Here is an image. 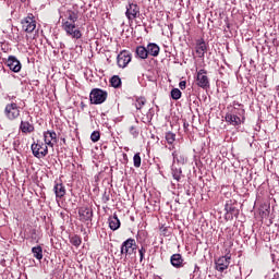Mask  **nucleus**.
Instances as JSON below:
<instances>
[{
  "mask_svg": "<svg viewBox=\"0 0 279 279\" xmlns=\"http://www.w3.org/2000/svg\"><path fill=\"white\" fill-rule=\"evenodd\" d=\"M172 158L173 160H177L179 165H186V162L189 161V158H186L185 155H178L177 151L172 153Z\"/></svg>",
  "mask_w": 279,
  "mask_h": 279,
  "instance_id": "nucleus-23",
  "label": "nucleus"
},
{
  "mask_svg": "<svg viewBox=\"0 0 279 279\" xmlns=\"http://www.w3.org/2000/svg\"><path fill=\"white\" fill-rule=\"evenodd\" d=\"M179 87L181 88V90H184V88H186V81H181L179 83Z\"/></svg>",
  "mask_w": 279,
  "mask_h": 279,
  "instance_id": "nucleus-35",
  "label": "nucleus"
},
{
  "mask_svg": "<svg viewBox=\"0 0 279 279\" xmlns=\"http://www.w3.org/2000/svg\"><path fill=\"white\" fill-rule=\"evenodd\" d=\"M101 138V134L99 133V131H94L90 135V141L93 143H97L99 142V140Z\"/></svg>",
  "mask_w": 279,
  "mask_h": 279,
  "instance_id": "nucleus-32",
  "label": "nucleus"
},
{
  "mask_svg": "<svg viewBox=\"0 0 279 279\" xmlns=\"http://www.w3.org/2000/svg\"><path fill=\"white\" fill-rule=\"evenodd\" d=\"M225 210H226V213H230L231 215H234V213H238L236 207H234L230 204H226Z\"/></svg>",
  "mask_w": 279,
  "mask_h": 279,
  "instance_id": "nucleus-33",
  "label": "nucleus"
},
{
  "mask_svg": "<svg viewBox=\"0 0 279 279\" xmlns=\"http://www.w3.org/2000/svg\"><path fill=\"white\" fill-rule=\"evenodd\" d=\"M104 199H105V202H110V197H108V196H105Z\"/></svg>",
  "mask_w": 279,
  "mask_h": 279,
  "instance_id": "nucleus-38",
  "label": "nucleus"
},
{
  "mask_svg": "<svg viewBox=\"0 0 279 279\" xmlns=\"http://www.w3.org/2000/svg\"><path fill=\"white\" fill-rule=\"evenodd\" d=\"M147 253V250L142 246L140 250H138V254H140V262L143 263V259L145 258V254Z\"/></svg>",
  "mask_w": 279,
  "mask_h": 279,
  "instance_id": "nucleus-34",
  "label": "nucleus"
},
{
  "mask_svg": "<svg viewBox=\"0 0 279 279\" xmlns=\"http://www.w3.org/2000/svg\"><path fill=\"white\" fill-rule=\"evenodd\" d=\"M34 258L37 260H43V246L38 245L32 248Z\"/></svg>",
  "mask_w": 279,
  "mask_h": 279,
  "instance_id": "nucleus-24",
  "label": "nucleus"
},
{
  "mask_svg": "<svg viewBox=\"0 0 279 279\" xmlns=\"http://www.w3.org/2000/svg\"><path fill=\"white\" fill-rule=\"evenodd\" d=\"M110 84L113 88H119V86H121V77L117 75L112 76L110 80Z\"/></svg>",
  "mask_w": 279,
  "mask_h": 279,
  "instance_id": "nucleus-27",
  "label": "nucleus"
},
{
  "mask_svg": "<svg viewBox=\"0 0 279 279\" xmlns=\"http://www.w3.org/2000/svg\"><path fill=\"white\" fill-rule=\"evenodd\" d=\"M145 104H147V99H145V97L136 98V101H135L136 110H142V108H143V106H145Z\"/></svg>",
  "mask_w": 279,
  "mask_h": 279,
  "instance_id": "nucleus-25",
  "label": "nucleus"
},
{
  "mask_svg": "<svg viewBox=\"0 0 279 279\" xmlns=\"http://www.w3.org/2000/svg\"><path fill=\"white\" fill-rule=\"evenodd\" d=\"M133 165L136 169L141 167V153H136L133 157Z\"/></svg>",
  "mask_w": 279,
  "mask_h": 279,
  "instance_id": "nucleus-30",
  "label": "nucleus"
},
{
  "mask_svg": "<svg viewBox=\"0 0 279 279\" xmlns=\"http://www.w3.org/2000/svg\"><path fill=\"white\" fill-rule=\"evenodd\" d=\"M109 228L110 230H119L121 228V220H119V217L117 214L113 216L109 217Z\"/></svg>",
  "mask_w": 279,
  "mask_h": 279,
  "instance_id": "nucleus-18",
  "label": "nucleus"
},
{
  "mask_svg": "<svg viewBox=\"0 0 279 279\" xmlns=\"http://www.w3.org/2000/svg\"><path fill=\"white\" fill-rule=\"evenodd\" d=\"M125 16L129 21V23H132L135 21V19H138L141 16V8L138 4L132 2L126 5Z\"/></svg>",
  "mask_w": 279,
  "mask_h": 279,
  "instance_id": "nucleus-5",
  "label": "nucleus"
},
{
  "mask_svg": "<svg viewBox=\"0 0 279 279\" xmlns=\"http://www.w3.org/2000/svg\"><path fill=\"white\" fill-rule=\"evenodd\" d=\"M130 132H131V134H133V136H138V132H136V128L131 126Z\"/></svg>",
  "mask_w": 279,
  "mask_h": 279,
  "instance_id": "nucleus-36",
  "label": "nucleus"
},
{
  "mask_svg": "<svg viewBox=\"0 0 279 279\" xmlns=\"http://www.w3.org/2000/svg\"><path fill=\"white\" fill-rule=\"evenodd\" d=\"M136 56H138L141 60H147V57L149 56L147 48H145L144 46H138L136 48Z\"/></svg>",
  "mask_w": 279,
  "mask_h": 279,
  "instance_id": "nucleus-22",
  "label": "nucleus"
},
{
  "mask_svg": "<svg viewBox=\"0 0 279 279\" xmlns=\"http://www.w3.org/2000/svg\"><path fill=\"white\" fill-rule=\"evenodd\" d=\"M22 1H25V0H22Z\"/></svg>",
  "mask_w": 279,
  "mask_h": 279,
  "instance_id": "nucleus-40",
  "label": "nucleus"
},
{
  "mask_svg": "<svg viewBox=\"0 0 279 279\" xmlns=\"http://www.w3.org/2000/svg\"><path fill=\"white\" fill-rule=\"evenodd\" d=\"M225 121L230 125H233L234 128L241 125L242 123H245V119L239 116H235L234 112H230V111L227 112L225 117Z\"/></svg>",
  "mask_w": 279,
  "mask_h": 279,
  "instance_id": "nucleus-9",
  "label": "nucleus"
},
{
  "mask_svg": "<svg viewBox=\"0 0 279 279\" xmlns=\"http://www.w3.org/2000/svg\"><path fill=\"white\" fill-rule=\"evenodd\" d=\"M44 141L48 147H53V143H58V134L54 131L44 132Z\"/></svg>",
  "mask_w": 279,
  "mask_h": 279,
  "instance_id": "nucleus-12",
  "label": "nucleus"
},
{
  "mask_svg": "<svg viewBox=\"0 0 279 279\" xmlns=\"http://www.w3.org/2000/svg\"><path fill=\"white\" fill-rule=\"evenodd\" d=\"M89 99L90 102L95 104L96 106L99 104H104V101L108 99V92L100 88H94L89 94Z\"/></svg>",
  "mask_w": 279,
  "mask_h": 279,
  "instance_id": "nucleus-3",
  "label": "nucleus"
},
{
  "mask_svg": "<svg viewBox=\"0 0 279 279\" xmlns=\"http://www.w3.org/2000/svg\"><path fill=\"white\" fill-rule=\"evenodd\" d=\"M61 27L65 31L66 36H71L75 40H80L82 38V31L77 28L75 23H77V19H80V7L74 4L71 9L61 10Z\"/></svg>",
  "mask_w": 279,
  "mask_h": 279,
  "instance_id": "nucleus-1",
  "label": "nucleus"
},
{
  "mask_svg": "<svg viewBox=\"0 0 279 279\" xmlns=\"http://www.w3.org/2000/svg\"><path fill=\"white\" fill-rule=\"evenodd\" d=\"M118 66L125 69L132 62V53L128 50L121 51L117 57Z\"/></svg>",
  "mask_w": 279,
  "mask_h": 279,
  "instance_id": "nucleus-6",
  "label": "nucleus"
},
{
  "mask_svg": "<svg viewBox=\"0 0 279 279\" xmlns=\"http://www.w3.org/2000/svg\"><path fill=\"white\" fill-rule=\"evenodd\" d=\"M207 49L208 48L206 47V41H204V39L198 40L196 43V53H197L198 58H204Z\"/></svg>",
  "mask_w": 279,
  "mask_h": 279,
  "instance_id": "nucleus-17",
  "label": "nucleus"
},
{
  "mask_svg": "<svg viewBox=\"0 0 279 279\" xmlns=\"http://www.w3.org/2000/svg\"><path fill=\"white\" fill-rule=\"evenodd\" d=\"M234 107H235V108H239V105H234V101H233V108H234Z\"/></svg>",
  "mask_w": 279,
  "mask_h": 279,
  "instance_id": "nucleus-39",
  "label": "nucleus"
},
{
  "mask_svg": "<svg viewBox=\"0 0 279 279\" xmlns=\"http://www.w3.org/2000/svg\"><path fill=\"white\" fill-rule=\"evenodd\" d=\"M182 175V169H172V177L177 182H180Z\"/></svg>",
  "mask_w": 279,
  "mask_h": 279,
  "instance_id": "nucleus-31",
  "label": "nucleus"
},
{
  "mask_svg": "<svg viewBox=\"0 0 279 279\" xmlns=\"http://www.w3.org/2000/svg\"><path fill=\"white\" fill-rule=\"evenodd\" d=\"M197 86L201 88H208L210 86V81L206 75V70H199L197 72Z\"/></svg>",
  "mask_w": 279,
  "mask_h": 279,
  "instance_id": "nucleus-11",
  "label": "nucleus"
},
{
  "mask_svg": "<svg viewBox=\"0 0 279 279\" xmlns=\"http://www.w3.org/2000/svg\"><path fill=\"white\" fill-rule=\"evenodd\" d=\"M7 97H8L9 101H14V99H16V96H10V95H8Z\"/></svg>",
  "mask_w": 279,
  "mask_h": 279,
  "instance_id": "nucleus-37",
  "label": "nucleus"
},
{
  "mask_svg": "<svg viewBox=\"0 0 279 279\" xmlns=\"http://www.w3.org/2000/svg\"><path fill=\"white\" fill-rule=\"evenodd\" d=\"M81 221H93V209L89 207H82L78 209Z\"/></svg>",
  "mask_w": 279,
  "mask_h": 279,
  "instance_id": "nucleus-14",
  "label": "nucleus"
},
{
  "mask_svg": "<svg viewBox=\"0 0 279 279\" xmlns=\"http://www.w3.org/2000/svg\"><path fill=\"white\" fill-rule=\"evenodd\" d=\"M234 106L238 107H228L229 112H234L236 117H240L241 119L245 120V109L243 108V105L239 104L238 101H234Z\"/></svg>",
  "mask_w": 279,
  "mask_h": 279,
  "instance_id": "nucleus-15",
  "label": "nucleus"
},
{
  "mask_svg": "<svg viewBox=\"0 0 279 279\" xmlns=\"http://www.w3.org/2000/svg\"><path fill=\"white\" fill-rule=\"evenodd\" d=\"M171 97H172V99L178 101V99H180V97H182V92L179 88H173L171 90Z\"/></svg>",
  "mask_w": 279,
  "mask_h": 279,
  "instance_id": "nucleus-29",
  "label": "nucleus"
},
{
  "mask_svg": "<svg viewBox=\"0 0 279 279\" xmlns=\"http://www.w3.org/2000/svg\"><path fill=\"white\" fill-rule=\"evenodd\" d=\"M31 149L35 158H45V156L49 154V148L47 147V144H44L39 141H37V143H33Z\"/></svg>",
  "mask_w": 279,
  "mask_h": 279,
  "instance_id": "nucleus-4",
  "label": "nucleus"
},
{
  "mask_svg": "<svg viewBox=\"0 0 279 279\" xmlns=\"http://www.w3.org/2000/svg\"><path fill=\"white\" fill-rule=\"evenodd\" d=\"M170 263L172 267H175L177 269L184 266V259H182V255L180 254H173L170 258Z\"/></svg>",
  "mask_w": 279,
  "mask_h": 279,
  "instance_id": "nucleus-16",
  "label": "nucleus"
},
{
  "mask_svg": "<svg viewBox=\"0 0 279 279\" xmlns=\"http://www.w3.org/2000/svg\"><path fill=\"white\" fill-rule=\"evenodd\" d=\"M53 191H54L56 197H59L60 199H61V197H64V195H66V189L64 187V185L62 183H57L53 186Z\"/></svg>",
  "mask_w": 279,
  "mask_h": 279,
  "instance_id": "nucleus-20",
  "label": "nucleus"
},
{
  "mask_svg": "<svg viewBox=\"0 0 279 279\" xmlns=\"http://www.w3.org/2000/svg\"><path fill=\"white\" fill-rule=\"evenodd\" d=\"M22 27L24 32H27V34H32V32L36 29V20H34L33 14H29L27 17L22 20Z\"/></svg>",
  "mask_w": 279,
  "mask_h": 279,
  "instance_id": "nucleus-8",
  "label": "nucleus"
},
{
  "mask_svg": "<svg viewBox=\"0 0 279 279\" xmlns=\"http://www.w3.org/2000/svg\"><path fill=\"white\" fill-rule=\"evenodd\" d=\"M70 243L75 247H80V245H82V238L80 235H74L70 239Z\"/></svg>",
  "mask_w": 279,
  "mask_h": 279,
  "instance_id": "nucleus-28",
  "label": "nucleus"
},
{
  "mask_svg": "<svg viewBox=\"0 0 279 279\" xmlns=\"http://www.w3.org/2000/svg\"><path fill=\"white\" fill-rule=\"evenodd\" d=\"M20 130L23 134H32V132H34V126L28 121H21Z\"/></svg>",
  "mask_w": 279,
  "mask_h": 279,
  "instance_id": "nucleus-21",
  "label": "nucleus"
},
{
  "mask_svg": "<svg viewBox=\"0 0 279 279\" xmlns=\"http://www.w3.org/2000/svg\"><path fill=\"white\" fill-rule=\"evenodd\" d=\"M5 64L9 66L10 71H13V73H19L22 69L21 61L14 56H10L5 61Z\"/></svg>",
  "mask_w": 279,
  "mask_h": 279,
  "instance_id": "nucleus-10",
  "label": "nucleus"
},
{
  "mask_svg": "<svg viewBox=\"0 0 279 279\" xmlns=\"http://www.w3.org/2000/svg\"><path fill=\"white\" fill-rule=\"evenodd\" d=\"M166 141H167L168 145H173V143H175V133L167 132L166 133Z\"/></svg>",
  "mask_w": 279,
  "mask_h": 279,
  "instance_id": "nucleus-26",
  "label": "nucleus"
},
{
  "mask_svg": "<svg viewBox=\"0 0 279 279\" xmlns=\"http://www.w3.org/2000/svg\"><path fill=\"white\" fill-rule=\"evenodd\" d=\"M134 252H136V241L134 239L125 240L121 245L120 253L122 255L125 254V256H128V254L131 255L134 254Z\"/></svg>",
  "mask_w": 279,
  "mask_h": 279,
  "instance_id": "nucleus-7",
  "label": "nucleus"
},
{
  "mask_svg": "<svg viewBox=\"0 0 279 279\" xmlns=\"http://www.w3.org/2000/svg\"><path fill=\"white\" fill-rule=\"evenodd\" d=\"M230 267V256L226 255L216 260L217 271H226Z\"/></svg>",
  "mask_w": 279,
  "mask_h": 279,
  "instance_id": "nucleus-13",
  "label": "nucleus"
},
{
  "mask_svg": "<svg viewBox=\"0 0 279 279\" xmlns=\"http://www.w3.org/2000/svg\"><path fill=\"white\" fill-rule=\"evenodd\" d=\"M4 117L8 121H16L21 117V107L14 101L7 104L4 107Z\"/></svg>",
  "mask_w": 279,
  "mask_h": 279,
  "instance_id": "nucleus-2",
  "label": "nucleus"
},
{
  "mask_svg": "<svg viewBox=\"0 0 279 279\" xmlns=\"http://www.w3.org/2000/svg\"><path fill=\"white\" fill-rule=\"evenodd\" d=\"M148 56H153V58H158L160 53V47L157 44H148L147 45Z\"/></svg>",
  "mask_w": 279,
  "mask_h": 279,
  "instance_id": "nucleus-19",
  "label": "nucleus"
}]
</instances>
